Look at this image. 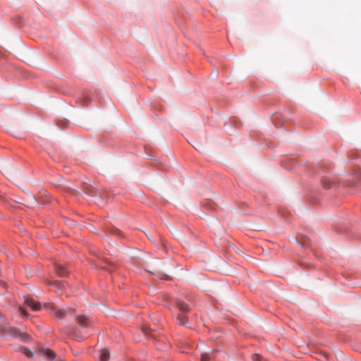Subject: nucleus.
<instances>
[{
    "label": "nucleus",
    "mask_w": 361,
    "mask_h": 361,
    "mask_svg": "<svg viewBox=\"0 0 361 361\" xmlns=\"http://www.w3.org/2000/svg\"><path fill=\"white\" fill-rule=\"evenodd\" d=\"M142 329L143 333H144L146 336H147V335H148V329H147V327H142Z\"/></svg>",
    "instance_id": "15"
},
{
    "label": "nucleus",
    "mask_w": 361,
    "mask_h": 361,
    "mask_svg": "<svg viewBox=\"0 0 361 361\" xmlns=\"http://www.w3.org/2000/svg\"><path fill=\"white\" fill-rule=\"evenodd\" d=\"M11 333L16 337L19 338L21 341L27 342L30 340V336L25 332L20 331L17 328H11Z\"/></svg>",
    "instance_id": "4"
},
{
    "label": "nucleus",
    "mask_w": 361,
    "mask_h": 361,
    "mask_svg": "<svg viewBox=\"0 0 361 361\" xmlns=\"http://www.w3.org/2000/svg\"><path fill=\"white\" fill-rule=\"evenodd\" d=\"M24 305L29 307L33 311H39L42 307V305L39 302L35 300L30 296L24 297Z\"/></svg>",
    "instance_id": "3"
},
{
    "label": "nucleus",
    "mask_w": 361,
    "mask_h": 361,
    "mask_svg": "<svg viewBox=\"0 0 361 361\" xmlns=\"http://www.w3.org/2000/svg\"><path fill=\"white\" fill-rule=\"evenodd\" d=\"M110 357L109 352L107 349H102L100 352L99 360L108 361Z\"/></svg>",
    "instance_id": "9"
},
{
    "label": "nucleus",
    "mask_w": 361,
    "mask_h": 361,
    "mask_svg": "<svg viewBox=\"0 0 361 361\" xmlns=\"http://www.w3.org/2000/svg\"><path fill=\"white\" fill-rule=\"evenodd\" d=\"M252 360L254 361H264V360H263L262 357L260 356L259 355H254L252 357Z\"/></svg>",
    "instance_id": "13"
},
{
    "label": "nucleus",
    "mask_w": 361,
    "mask_h": 361,
    "mask_svg": "<svg viewBox=\"0 0 361 361\" xmlns=\"http://www.w3.org/2000/svg\"><path fill=\"white\" fill-rule=\"evenodd\" d=\"M56 361H63V360L59 359V360H57Z\"/></svg>",
    "instance_id": "17"
},
{
    "label": "nucleus",
    "mask_w": 361,
    "mask_h": 361,
    "mask_svg": "<svg viewBox=\"0 0 361 361\" xmlns=\"http://www.w3.org/2000/svg\"><path fill=\"white\" fill-rule=\"evenodd\" d=\"M23 353L27 357H32L33 355L32 353L28 348H23Z\"/></svg>",
    "instance_id": "11"
},
{
    "label": "nucleus",
    "mask_w": 361,
    "mask_h": 361,
    "mask_svg": "<svg viewBox=\"0 0 361 361\" xmlns=\"http://www.w3.org/2000/svg\"><path fill=\"white\" fill-rule=\"evenodd\" d=\"M18 310L22 317H26L28 316L27 312L25 310H24L22 307H19Z\"/></svg>",
    "instance_id": "12"
},
{
    "label": "nucleus",
    "mask_w": 361,
    "mask_h": 361,
    "mask_svg": "<svg viewBox=\"0 0 361 361\" xmlns=\"http://www.w3.org/2000/svg\"><path fill=\"white\" fill-rule=\"evenodd\" d=\"M176 305L180 312V313L177 316V320L181 325H186L188 322L185 314L190 311L188 305L180 300H177L176 301Z\"/></svg>",
    "instance_id": "1"
},
{
    "label": "nucleus",
    "mask_w": 361,
    "mask_h": 361,
    "mask_svg": "<svg viewBox=\"0 0 361 361\" xmlns=\"http://www.w3.org/2000/svg\"><path fill=\"white\" fill-rule=\"evenodd\" d=\"M216 356L214 353H203L201 356L200 361H215Z\"/></svg>",
    "instance_id": "8"
},
{
    "label": "nucleus",
    "mask_w": 361,
    "mask_h": 361,
    "mask_svg": "<svg viewBox=\"0 0 361 361\" xmlns=\"http://www.w3.org/2000/svg\"><path fill=\"white\" fill-rule=\"evenodd\" d=\"M6 284L4 281H1V280H0V287H4V288H5V287H6Z\"/></svg>",
    "instance_id": "16"
},
{
    "label": "nucleus",
    "mask_w": 361,
    "mask_h": 361,
    "mask_svg": "<svg viewBox=\"0 0 361 361\" xmlns=\"http://www.w3.org/2000/svg\"><path fill=\"white\" fill-rule=\"evenodd\" d=\"M159 278L164 280H170L171 277L169 275L161 274L160 276H159Z\"/></svg>",
    "instance_id": "14"
},
{
    "label": "nucleus",
    "mask_w": 361,
    "mask_h": 361,
    "mask_svg": "<svg viewBox=\"0 0 361 361\" xmlns=\"http://www.w3.org/2000/svg\"><path fill=\"white\" fill-rule=\"evenodd\" d=\"M78 324L82 327H88L90 324V322L85 316H79L77 317Z\"/></svg>",
    "instance_id": "7"
},
{
    "label": "nucleus",
    "mask_w": 361,
    "mask_h": 361,
    "mask_svg": "<svg viewBox=\"0 0 361 361\" xmlns=\"http://www.w3.org/2000/svg\"><path fill=\"white\" fill-rule=\"evenodd\" d=\"M40 352L42 355L45 356L47 359L50 360H54L56 357V355L54 351L49 348H41Z\"/></svg>",
    "instance_id": "6"
},
{
    "label": "nucleus",
    "mask_w": 361,
    "mask_h": 361,
    "mask_svg": "<svg viewBox=\"0 0 361 361\" xmlns=\"http://www.w3.org/2000/svg\"><path fill=\"white\" fill-rule=\"evenodd\" d=\"M55 271L56 274L60 277H64L68 274L66 267L61 264H56L55 265Z\"/></svg>",
    "instance_id": "5"
},
{
    "label": "nucleus",
    "mask_w": 361,
    "mask_h": 361,
    "mask_svg": "<svg viewBox=\"0 0 361 361\" xmlns=\"http://www.w3.org/2000/svg\"><path fill=\"white\" fill-rule=\"evenodd\" d=\"M322 184L324 188L329 189L332 187L334 182L331 180L329 178H324L322 180Z\"/></svg>",
    "instance_id": "10"
},
{
    "label": "nucleus",
    "mask_w": 361,
    "mask_h": 361,
    "mask_svg": "<svg viewBox=\"0 0 361 361\" xmlns=\"http://www.w3.org/2000/svg\"><path fill=\"white\" fill-rule=\"evenodd\" d=\"M44 307L47 310H50L52 312L54 316L58 319L64 318L66 317L67 312H71V313L74 312L73 309H68L67 310L65 311L63 310L57 309L54 305H53L50 303H44Z\"/></svg>",
    "instance_id": "2"
}]
</instances>
